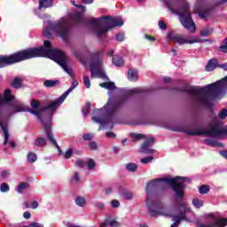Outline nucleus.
<instances>
[{
    "label": "nucleus",
    "mask_w": 227,
    "mask_h": 227,
    "mask_svg": "<svg viewBox=\"0 0 227 227\" xmlns=\"http://www.w3.org/2000/svg\"><path fill=\"white\" fill-rule=\"evenodd\" d=\"M93 137H94L93 134L87 133V134H83L82 139L84 141H91V139H93Z\"/></svg>",
    "instance_id": "79ce46f5"
},
{
    "label": "nucleus",
    "mask_w": 227,
    "mask_h": 227,
    "mask_svg": "<svg viewBox=\"0 0 227 227\" xmlns=\"http://www.w3.org/2000/svg\"><path fill=\"white\" fill-rule=\"evenodd\" d=\"M12 88H20L22 86V81L20 78H15L12 83Z\"/></svg>",
    "instance_id": "473e14b6"
},
{
    "label": "nucleus",
    "mask_w": 227,
    "mask_h": 227,
    "mask_svg": "<svg viewBox=\"0 0 227 227\" xmlns=\"http://www.w3.org/2000/svg\"><path fill=\"white\" fill-rule=\"evenodd\" d=\"M220 50L222 52H226L227 51V39H224L222 43V45L220 46Z\"/></svg>",
    "instance_id": "37998d69"
},
{
    "label": "nucleus",
    "mask_w": 227,
    "mask_h": 227,
    "mask_svg": "<svg viewBox=\"0 0 227 227\" xmlns=\"http://www.w3.org/2000/svg\"><path fill=\"white\" fill-rule=\"evenodd\" d=\"M115 40H117V42H123V40H125V35L121 33L117 34L115 36Z\"/></svg>",
    "instance_id": "de8ad7c7"
},
{
    "label": "nucleus",
    "mask_w": 227,
    "mask_h": 227,
    "mask_svg": "<svg viewBox=\"0 0 227 227\" xmlns=\"http://www.w3.org/2000/svg\"><path fill=\"white\" fill-rule=\"evenodd\" d=\"M112 61H113L114 65H115V67H121L125 63L123 59L119 56L114 57Z\"/></svg>",
    "instance_id": "4be33fe9"
},
{
    "label": "nucleus",
    "mask_w": 227,
    "mask_h": 227,
    "mask_svg": "<svg viewBox=\"0 0 227 227\" xmlns=\"http://www.w3.org/2000/svg\"><path fill=\"white\" fill-rule=\"evenodd\" d=\"M95 207L98 208V210H104V203L103 202H96Z\"/></svg>",
    "instance_id": "603ef678"
},
{
    "label": "nucleus",
    "mask_w": 227,
    "mask_h": 227,
    "mask_svg": "<svg viewBox=\"0 0 227 227\" xmlns=\"http://www.w3.org/2000/svg\"><path fill=\"white\" fill-rule=\"evenodd\" d=\"M212 28L205 27L200 31V36H209V35H212Z\"/></svg>",
    "instance_id": "c756f323"
},
{
    "label": "nucleus",
    "mask_w": 227,
    "mask_h": 227,
    "mask_svg": "<svg viewBox=\"0 0 227 227\" xmlns=\"http://www.w3.org/2000/svg\"><path fill=\"white\" fill-rule=\"evenodd\" d=\"M36 154L35 153H29L27 154V160L28 162H36Z\"/></svg>",
    "instance_id": "f704fd0d"
},
{
    "label": "nucleus",
    "mask_w": 227,
    "mask_h": 227,
    "mask_svg": "<svg viewBox=\"0 0 227 227\" xmlns=\"http://www.w3.org/2000/svg\"><path fill=\"white\" fill-rule=\"evenodd\" d=\"M193 12L198 13L200 19H207V17H208V11L206 10L205 12H203V9H201V7H195L193 9Z\"/></svg>",
    "instance_id": "a211bd4d"
},
{
    "label": "nucleus",
    "mask_w": 227,
    "mask_h": 227,
    "mask_svg": "<svg viewBox=\"0 0 227 227\" xmlns=\"http://www.w3.org/2000/svg\"><path fill=\"white\" fill-rule=\"evenodd\" d=\"M73 154H74V150L68 149V150L65 153L64 157H65V159H70V157H72Z\"/></svg>",
    "instance_id": "49530a36"
},
{
    "label": "nucleus",
    "mask_w": 227,
    "mask_h": 227,
    "mask_svg": "<svg viewBox=\"0 0 227 227\" xmlns=\"http://www.w3.org/2000/svg\"><path fill=\"white\" fill-rule=\"evenodd\" d=\"M220 155H222L223 159H227V151H220Z\"/></svg>",
    "instance_id": "052dcab7"
},
{
    "label": "nucleus",
    "mask_w": 227,
    "mask_h": 227,
    "mask_svg": "<svg viewBox=\"0 0 227 227\" xmlns=\"http://www.w3.org/2000/svg\"><path fill=\"white\" fill-rule=\"evenodd\" d=\"M164 82H171V78L169 77H164L163 78Z\"/></svg>",
    "instance_id": "69168bd1"
},
{
    "label": "nucleus",
    "mask_w": 227,
    "mask_h": 227,
    "mask_svg": "<svg viewBox=\"0 0 227 227\" xmlns=\"http://www.w3.org/2000/svg\"><path fill=\"white\" fill-rule=\"evenodd\" d=\"M192 203L195 208H201V207H203V205H204L203 200H201L198 198H194L192 200Z\"/></svg>",
    "instance_id": "a878e982"
},
{
    "label": "nucleus",
    "mask_w": 227,
    "mask_h": 227,
    "mask_svg": "<svg viewBox=\"0 0 227 227\" xmlns=\"http://www.w3.org/2000/svg\"><path fill=\"white\" fill-rule=\"evenodd\" d=\"M83 84L87 89L91 88V82L90 81V77L83 76Z\"/></svg>",
    "instance_id": "4c0bfd02"
},
{
    "label": "nucleus",
    "mask_w": 227,
    "mask_h": 227,
    "mask_svg": "<svg viewBox=\"0 0 227 227\" xmlns=\"http://www.w3.org/2000/svg\"><path fill=\"white\" fill-rule=\"evenodd\" d=\"M121 196H122V198L124 200H128L129 201H130L131 200H134V193L132 192H121Z\"/></svg>",
    "instance_id": "5701e85b"
},
{
    "label": "nucleus",
    "mask_w": 227,
    "mask_h": 227,
    "mask_svg": "<svg viewBox=\"0 0 227 227\" xmlns=\"http://www.w3.org/2000/svg\"><path fill=\"white\" fill-rule=\"evenodd\" d=\"M88 24L90 26L95 35H97L98 38H102V36L107 33L108 29L121 27V26H123V20L120 17L113 18L103 16L101 18L90 20Z\"/></svg>",
    "instance_id": "6e6552de"
},
{
    "label": "nucleus",
    "mask_w": 227,
    "mask_h": 227,
    "mask_svg": "<svg viewBox=\"0 0 227 227\" xmlns=\"http://www.w3.org/2000/svg\"><path fill=\"white\" fill-rule=\"evenodd\" d=\"M89 146L90 150H97V148H98V145H97L96 142H90Z\"/></svg>",
    "instance_id": "3c124183"
},
{
    "label": "nucleus",
    "mask_w": 227,
    "mask_h": 227,
    "mask_svg": "<svg viewBox=\"0 0 227 227\" xmlns=\"http://www.w3.org/2000/svg\"><path fill=\"white\" fill-rule=\"evenodd\" d=\"M52 6V0H39V10H45Z\"/></svg>",
    "instance_id": "f3484780"
},
{
    "label": "nucleus",
    "mask_w": 227,
    "mask_h": 227,
    "mask_svg": "<svg viewBox=\"0 0 227 227\" xmlns=\"http://www.w3.org/2000/svg\"><path fill=\"white\" fill-rule=\"evenodd\" d=\"M83 4H93V0H82Z\"/></svg>",
    "instance_id": "e2e57ef3"
},
{
    "label": "nucleus",
    "mask_w": 227,
    "mask_h": 227,
    "mask_svg": "<svg viewBox=\"0 0 227 227\" xmlns=\"http://www.w3.org/2000/svg\"><path fill=\"white\" fill-rule=\"evenodd\" d=\"M106 137H109L111 139H114V137H116V134H114L113 131H108L106 134Z\"/></svg>",
    "instance_id": "864d4df0"
},
{
    "label": "nucleus",
    "mask_w": 227,
    "mask_h": 227,
    "mask_svg": "<svg viewBox=\"0 0 227 227\" xmlns=\"http://www.w3.org/2000/svg\"><path fill=\"white\" fill-rule=\"evenodd\" d=\"M88 169H95V161L91 159L87 161Z\"/></svg>",
    "instance_id": "ea45409f"
},
{
    "label": "nucleus",
    "mask_w": 227,
    "mask_h": 227,
    "mask_svg": "<svg viewBox=\"0 0 227 227\" xmlns=\"http://www.w3.org/2000/svg\"><path fill=\"white\" fill-rule=\"evenodd\" d=\"M101 88H105L106 90H109V91H113V90H116V85L113 82H102L99 84Z\"/></svg>",
    "instance_id": "6ab92c4d"
},
{
    "label": "nucleus",
    "mask_w": 227,
    "mask_h": 227,
    "mask_svg": "<svg viewBox=\"0 0 227 227\" xmlns=\"http://www.w3.org/2000/svg\"><path fill=\"white\" fill-rule=\"evenodd\" d=\"M207 145H209L210 146H216L217 145H215V142H214V140L212 139H206L205 140Z\"/></svg>",
    "instance_id": "5fc2aeb1"
},
{
    "label": "nucleus",
    "mask_w": 227,
    "mask_h": 227,
    "mask_svg": "<svg viewBox=\"0 0 227 227\" xmlns=\"http://www.w3.org/2000/svg\"><path fill=\"white\" fill-rule=\"evenodd\" d=\"M139 93H143V89L134 88L126 91V95H129V97L132 95L139 94Z\"/></svg>",
    "instance_id": "393cba45"
},
{
    "label": "nucleus",
    "mask_w": 227,
    "mask_h": 227,
    "mask_svg": "<svg viewBox=\"0 0 227 227\" xmlns=\"http://www.w3.org/2000/svg\"><path fill=\"white\" fill-rule=\"evenodd\" d=\"M153 160V156H148L145 158H142L140 160L141 164H150V162H152Z\"/></svg>",
    "instance_id": "c9c22d12"
},
{
    "label": "nucleus",
    "mask_w": 227,
    "mask_h": 227,
    "mask_svg": "<svg viewBox=\"0 0 227 227\" xmlns=\"http://www.w3.org/2000/svg\"><path fill=\"white\" fill-rule=\"evenodd\" d=\"M77 86H79V82L73 81L71 87L57 99L59 106H61L62 103L65 102V99L70 95V93H72L73 90H75V88H77Z\"/></svg>",
    "instance_id": "ddd939ff"
},
{
    "label": "nucleus",
    "mask_w": 227,
    "mask_h": 227,
    "mask_svg": "<svg viewBox=\"0 0 227 227\" xmlns=\"http://www.w3.org/2000/svg\"><path fill=\"white\" fill-rule=\"evenodd\" d=\"M217 67V60L211 59L207 65L206 66L207 72H212L215 68Z\"/></svg>",
    "instance_id": "aec40b11"
},
{
    "label": "nucleus",
    "mask_w": 227,
    "mask_h": 227,
    "mask_svg": "<svg viewBox=\"0 0 227 227\" xmlns=\"http://www.w3.org/2000/svg\"><path fill=\"white\" fill-rule=\"evenodd\" d=\"M34 145L35 146H39V147L45 146L47 145V140L43 137H39L35 139Z\"/></svg>",
    "instance_id": "b1692460"
},
{
    "label": "nucleus",
    "mask_w": 227,
    "mask_h": 227,
    "mask_svg": "<svg viewBox=\"0 0 227 227\" xmlns=\"http://www.w3.org/2000/svg\"><path fill=\"white\" fill-rule=\"evenodd\" d=\"M168 40L175 42V43H177V45H192V43H200V38L198 37H193L192 35L175 34L172 32H169L168 34Z\"/></svg>",
    "instance_id": "9b49d317"
},
{
    "label": "nucleus",
    "mask_w": 227,
    "mask_h": 227,
    "mask_svg": "<svg viewBox=\"0 0 227 227\" xmlns=\"http://www.w3.org/2000/svg\"><path fill=\"white\" fill-rule=\"evenodd\" d=\"M40 57L52 59L58 63L68 75H72V69L68 67V57L65 52L52 47L50 41H44V46L39 48H30L7 57L0 56V68L8 67V65H13L14 63L25 61V59Z\"/></svg>",
    "instance_id": "7ed1b4c3"
},
{
    "label": "nucleus",
    "mask_w": 227,
    "mask_h": 227,
    "mask_svg": "<svg viewBox=\"0 0 227 227\" xmlns=\"http://www.w3.org/2000/svg\"><path fill=\"white\" fill-rule=\"evenodd\" d=\"M32 208H38V201H33L31 204Z\"/></svg>",
    "instance_id": "680f3d73"
},
{
    "label": "nucleus",
    "mask_w": 227,
    "mask_h": 227,
    "mask_svg": "<svg viewBox=\"0 0 227 227\" xmlns=\"http://www.w3.org/2000/svg\"><path fill=\"white\" fill-rule=\"evenodd\" d=\"M71 4L75 6V8H79L80 10H82V12H86V6L82 4H76L74 0H71Z\"/></svg>",
    "instance_id": "a19ab883"
},
{
    "label": "nucleus",
    "mask_w": 227,
    "mask_h": 227,
    "mask_svg": "<svg viewBox=\"0 0 227 227\" xmlns=\"http://www.w3.org/2000/svg\"><path fill=\"white\" fill-rule=\"evenodd\" d=\"M72 54L82 65H86V54L82 51H79L77 50H74L72 51Z\"/></svg>",
    "instance_id": "2eb2a0df"
},
{
    "label": "nucleus",
    "mask_w": 227,
    "mask_h": 227,
    "mask_svg": "<svg viewBox=\"0 0 227 227\" xmlns=\"http://www.w3.org/2000/svg\"><path fill=\"white\" fill-rule=\"evenodd\" d=\"M185 134L189 136H206L207 137H219L227 136V127L221 128L219 124H210L209 129L195 128L185 129Z\"/></svg>",
    "instance_id": "1a4fd4ad"
},
{
    "label": "nucleus",
    "mask_w": 227,
    "mask_h": 227,
    "mask_svg": "<svg viewBox=\"0 0 227 227\" xmlns=\"http://www.w3.org/2000/svg\"><path fill=\"white\" fill-rule=\"evenodd\" d=\"M114 152L115 153H118V152H120V147H114Z\"/></svg>",
    "instance_id": "338daca9"
},
{
    "label": "nucleus",
    "mask_w": 227,
    "mask_h": 227,
    "mask_svg": "<svg viewBox=\"0 0 227 227\" xmlns=\"http://www.w3.org/2000/svg\"><path fill=\"white\" fill-rule=\"evenodd\" d=\"M207 217L214 219L215 223L211 225H207L205 223H198V227H224L227 226V218H217L214 214H209Z\"/></svg>",
    "instance_id": "f8f14e48"
},
{
    "label": "nucleus",
    "mask_w": 227,
    "mask_h": 227,
    "mask_svg": "<svg viewBox=\"0 0 227 227\" xmlns=\"http://www.w3.org/2000/svg\"><path fill=\"white\" fill-rule=\"evenodd\" d=\"M210 191V186L208 185H202L199 188L200 194H207Z\"/></svg>",
    "instance_id": "72a5a7b5"
},
{
    "label": "nucleus",
    "mask_w": 227,
    "mask_h": 227,
    "mask_svg": "<svg viewBox=\"0 0 227 227\" xmlns=\"http://www.w3.org/2000/svg\"><path fill=\"white\" fill-rule=\"evenodd\" d=\"M28 227H43V224L39 223H32Z\"/></svg>",
    "instance_id": "6e6d98bb"
},
{
    "label": "nucleus",
    "mask_w": 227,
    "mask_h": 227,
    "mask_svg": "<svg viewBox=\"0 0 227 227\" xmlns=\"http://www.w3.org/2000/svg\"><path fill=\"white\" fill-rule=\"evenodd\" d=\"M153 137L147 138L141 147L142 153H153V149H150V146L153 145Z\"/></svg>",
    "instance_id": "4468645a"
},
{
    "label": "nucleus",
    "mask_w": 227,
    "mask_h": 227,
    "mask_svg": "<svg viewBox=\"0 0 227 227\" xmlns=\"http://www.w3.org/2000/svg\"><path fill=\"white\" fill-rule=\"evenodd\" d=\"M111 205L114 208H118V207H120V201H118L117 200H113L111 201Z\"/></svg>",
    "instance_id": "09e8293b"
},
{
    "label": "nucleus",
    "mask_w": 227,
    "mask_h": 227,
    "mask_svg": "<svg viewBox=\"0 0 227 227\" xmlns=\"http://www.w3.org/2000/svg\"><path fill=\"white\" fill-rule=\"evenodd\" d=\"M106 194H113V188L112 187L106 188Z\"/></svg>",
    "instance_id": "bf43d9fd"
},
{
    "label": "nucleus",
    "mask_w": 227,
    "mask_h": 227,
    "mask_svg": "<svg viewBox=\"0 0 227 227\" xmlns=\"http://www.w3.org/2000/svg\"><path fill=\"white\" fill-rule=\"evenodd\" d=\"M72 182H74V184H77V182H79V173L75 172L74 174V176L72 178Z\"/></svg>",
    "instance_id": "8fccbe9b"
},
{
    "label": "nucleus",
    "mask_w": 227,
    "mask_h": 227,
    "mask_svg": "<svg viewBox=\"0 0 227 227\" xmlns=\"http://www.w3.org/2000/svg\"><path fill=\"white\" fill-rule=\"evenodd\" d=\"M145 38L146 40H149V42H155V37H152V36H150V35H145Z\"/></svg>",
    "instance_id": "13d9d810"
},
{
    "label": "nucleus",
    "mask_w": 227,
    "mask_h": 227,
    "mask_svg": "<svg viewBox=\"0 0 227 227\" xmlns=\"http://www.w3.org/2000/svg\"><path fill=\"white\" fill-rule=\"evenodd\" d=\"M127 171H129L130 173H136L137 171V164L136 163H128L126 165Z\"/></svg>",
    "instance_id": "bb28decb"
},
{
    "label": "nucleus",
    "mask_w": 227,
    "mask_h": 227,
    "mask_svg": "<svg viewBox=\"0 0 227 227\" xmlns=\"http://www.w3.org/2000/svg\"><path fill=\"white\" fill-rule=\"evenodd\" d=\"M74 203L77 207H86V199L84 197L78 196L75 198Z\"/></svg>",
    "instance_id": "412c9836"
},
{
    "label": "nucleus",
    "mask_w": 227,
    "mask_h": 227,
    "mask_svg": "<svg viewBox=\"0 0 227 227\" xmlns=\"http://www.w3.org/2000/svg\"><path fill=\"white\" fill-rule=\"evenodd\" d=\"M59 82L58 81H54V80H46L44 82V86L46 88H53V86H56V84H58Z\"/></svg>",
    "instance_id": "7c9ffc66"
},
{
    "label": "nucleus",
    "mask_w": 227,
    "mask_h": 227,
    "mask_svg": "<svg viewBox=\"0 0 227 227\" xmlns=\"http://www.w3.org/2000/svg\"><path fill=\"white\" fill-rule=\"evenodd\" d=\"M125 102V98L114 99L113 97H110L106 104L102 108L95 109L93 111L92 121L94 123L101 124L98 130L106 129V125L111 123V116L118 114L119 112L123 109Z\"/></svg>",
    "instance_id": "423d86ee"
},
{
    "label": "nucleus",
    "mask_w": 227,
    "mask_h": 227,
    "mask_svg": "<svg viewBox=\"0 0 227 227\" xmlns=\"http://www.w3.org/2000/svg\"><path fill=\"white\" fill-rule=\"evenodd\" d=\"M29 187V184L27 183H20L19 185H18V188H17V192H19V194H22V192L23 191H26V189H27Z\"/></svg>",
    "instance_id": "cd10ccee"
},
{
    "label": "nucleus",
    "mask_w": 227,
    "mask_h": 227,
    "mask_svg": "<svg viewBox=\"0 0 227 227\" xmlns=\"http://www.w3.org/2000/svg\"><path fill=\"white\" fill-rule=\"evenodd\" d=\"M108 56H113V54H114V50H110L108 52H107Z\"/></svg>",
    "instance_id": "774afa93"
},
{
    "label": "nucleus",
    "mask_w": 227,
    "mask_h": 227,
    "mask_svg": "<svg viewBox=\"0 0 227 227\" xmlns=\"http://www.w3.org/2000/svg\"><path fill=\"white\" fill-rule=\"evenodd\" d=\"M72 24H82V14L74 12L68 17H63L57 21L43 22V36L51 38L52 33L57 35L61 40L67 42L70 38V27Z\"/></svg>",
    "instance_id": "39448f33"
},
{
    "label": "nucleus",
    "mask_w": 227,
    "mask_h": 227,
    "mask_svg": "<svg viewBox=\"0 0 227 227\" xmlns=\"http://www.w3.org/2000/svg\"><path fill=\"white\" fill-rule=\"evenodd\" d=\"M139 73L137 72V69H129L128 71V79L129 81H133L136 82L138 79Z\"/></svg>",
    "instance_id": "dca6fc26"
},
{
    "label": "nucleus",
    "mask_w": 227,
    "mask_h": 227,
    "mask_svg": "<svg viewBox=\"0 0 227 227\" xmlns=\"http://www.w3.org/2000/svg\"><path fill=\"white\" fill-rule=\"evenodd\" d=\"M0 191L1 192H8V191H10V185H8L6 183H3L0 185Z\"/></svg>",
    "instance_id": "e433bc0d"
},
{
    "label": "nucleus",
    "mask_w": 227,
    "mask_h": 227,
    "mask_svg": "<svg viewBox=\"0 0 227 227\" xmlns=\"http://www.w3.org/2000/svg\"><path fill=\"white\" fill-rule=\"evenodd\" d=\"M158 26L160 27V29H161L162 31L166 30L168 26L166 25V22H164L163 20H160L158 22Z\"/></svg>",
    "instance_id": "a18cd8bd"
},
{
    "label": "nucleus",
    "mask_w": 227,
    "mask_h": 227,
    "mask_svg": "<svg viewBox=\"0 0 227 227\" xmlns=\"http://www.w3.org/2000/svg\"><path fill=\"white\" fill-rule=\"evenodd\" d=\"M23 217H24L25 219H29V218L31 217V213L28 212V211L25 212V213L23 214Z\"/></svg>",
    "instance_id": "4d7b16f0"
},
{
    "label": "nucleus",
    "mask_w": 227,
    "mask_h": 227,
    "mask_svg": "<svg viewBox=\"0 0 227 227\" xmlns=\"http://www.w3.org/2000/svg\"><path fill=\"white\" fill-rule=\"evenodd\" d=\"M168 184L170 185L171 189L176 192V198L182 200L184 198V190L185 189L187 184H191V179L189 177L176 176L171 178L169 176H165L162 178H156L149 183H147L145 187V207L152 217L156 215H166L167 217H172L174 223L171 227H178L181 221H186V223H192L194 219V212L189 207V204L183 202L177 205V207L173 213L168 212L164 204L160 200H157L155 194H153L157 189H160Z\"/></svg>",
    "instance_id": "f257e3e1"
},
{
    "label": "nucleus",
    "mask_w": 227,
    "mask_h": 227,
    "mask_svg": "<svg viewBox=\"0 0 227 227\" xmlns=\"http://www.w3.org/2000/svg\"><path fill=\"white\" fill-rule=\"evenodd\" d=\"M130 137H132L133 139H143V137H145V135L139 133H131Z\"/></svg>",
    "instance_id": "58836bf2"
},
{
    "label": "nucleus",
    "mask_w": 227,
    "mask_h": 227,
    "mask_svg": "<svg viewBox=\"0 0 227 227\" xmlns=\"http://www.w3.org/2000/svg\"><path fill=\"white\" fill-rule=\"evenodd\" d=\"M90 109H91V103H87L85 106L82 109L83 116H88Z\"/></svg>",
    "instance_id": "2f4dec72"
},
{
    "label": "nucleus",
    "mask_w": 227,
    "mask_h": 227,
    "mask_svg": "<svg viewBox=\"0 0 227 227\" xmlns=\"http://www.w3.org/2000/svg\"><path fill=\"white\" fill-rule=\"evenodd\" d=\"M90 74L92 78L105 79L109 81V77L106 75L104 68L102 67V57L99 53H93L90 55Z\"/></svg>",
    "instance_id": "9d476101"
},
{
    "label": "nucleus",
    "mask_w": 227,
    "mask_h": 227,
    "mask_svg": "<svg viewBox=\"0 0 227 227\" xmlns=\"http://www.w3.org/2000/svg\"><path fill=\"white\" fill-rule=\"evenodd\" d=\"M227 116V110L226 109H223L219 114H218V117L220 118V120H224V118H226Z\"/></svg>",
    "instance_id": "c03bdc74"
},
{
    "label": "nucleus",
    "mask_w": 227,
    "mask_h": 227,
    "mask_svg": "<svg viewBox=\"0 0 227 227\" xmlns=\"http://www.w3.org/2000/svg\"><path fill=\"white\" fill-rule=\"evenodd\" d=\"M14 97L12 95L10 90H5L4 96L0 93V127L4 135V145H8V140L10 139V133H8V118L17 114V113H31L35 116H40L42 113H48L50 117L47 120H43V126L47 139L51 141L56 146L59 152V145L52 134V114L56 113V109L59 107V103L58 99L51 101L47 106H41L40 102L35 99H31L30 108L26 107V105L19 100L14 101Z\"/></svg>",
    "instance_id": "f03ea898"
},
{
    "label": "nucleus",
    "mask_w": 227,
    "mask_h": 227,
    "mask_svg": "<svg viewBox=\"0 0 227 227\" xmlns=\"http://www.w3.org/2000/svg\"><path fill=\"white\" fill-rule=\"evenodd\" d=\"M12 176L10 170H2L0 171V178L2 180H8V178Z\"/></svg>",
    "instance_id": "c85d7f7f"
},
{
    "label": "nucleus",
    "mask_w": 227,
    "mask_h": 227,
    "mask_svg": "<svg viewBox=\"0 0 227 227\" xmlns=\"http://www.w3.org/2000/svg\"><path fill=\"white\" fill-rule=\"evenodd\" d=\"M181 91L188 93L190 100L195 106L212 107V102L217 95H223L227 91V76L216 82L203 87H187Z\"/></svg>",
    "instance_id": "20e7f679"
},
{
    "label": "nucleus",
    "mask_w": 227,
    "mask_h": 227,
    "mask_svg": "<svg viewBox=\"0 0 227 227\" xmlns=\"http://www.w3.org/2000/svg\"><path fill=\"white\" fill-rule=\"evenodd\" d=\"M9 146H10L11 148H15V142H13V141H9Z\"/></svg>",
    "instance_id": "0e129e2a"
},
{
    "label": "nucleus",
    "mask_w": 227,
    "mask_h": 227,
    "mask_svg": "<svg viewBox=\"0 0 227 227\" xmlns=\"http://www.w3.org/2000/svg\"><path fill=\"white\" fill-rule=\"evenodd\" d=\"M168 10L175 15H180V21L182 26L189 31L194 33L196 31V25L192 21L191 12L189 11V4L185 0H163Z\"/></svg>",
    "instance_id": "0eeeda50"
}]
</instances>
